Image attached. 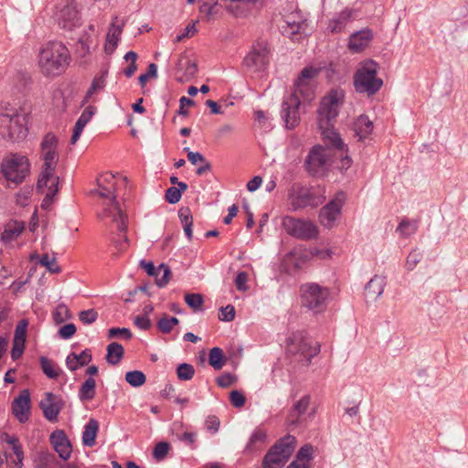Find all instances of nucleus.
Instances as JSON below:
<instances>
[{
    "label": "nucleus",
    "mask_w": 468,
    "mask_h": 468,
    "mask_svg": "<svg viewBox=\"0 0 468 468\" xmlns=\"http://www.w3.org/2000/svg\"><path fill=\"white\" fill-rule=\"evenodd\" d=\"M282 227L290 236L299 239L307 240L318 236L317 227L309 220L285 216L282 218Z\"/></svg>",
    "instance_id": "nucleus-13"
},
{
    "label": "nucleus",
    "mask_w": 468,
    "mask_h": 468,
    "mask_svg": "<svg viewBox=\"0 0 468 468\" xmlns=\"http://www.w3.org/2000/svg\"><path fill=\"white\" fill-rule=\"evenodd\" d=\"M178 217H179V219L183 226L184 232H185L186 236L187 237L188 240H191L192 237H193V233H192L193 217H192L190 208L187 207H181L178 210Z\"/></svg>",
    "instance_id": "nucleus-33"
},
{
    "label": "nucleus",
    "mask_w": 468,
    "mask_h": 468,
    "mask_svg": "<svg viewBox=\"0 0 468 468\" xmlns=\"http://www.w3.org/2000/svg\"><path fill=\"white\" fill-rule=\"evenodd\" d=\"M185 302L190 308L198 310L202 306L204 300L200 293H186L185 295Z\"/></svg>",
    "instance_id": "nucleus-45"
},
{
    "label": "nucleus",
    "mask_w": 468,
    "mask_h": 468,
    "mask_svg": "<svg viewBox=\"0 0 468 468\" xmlns=\"http://www.w3.org/2000/svg\"><path fill=\"white\" fill-rule=\"evenodd\" d=\"M55 258L50 259L48 254L42 255L39 263L45 266L50 272L58 273L60 272V268L54 264Z\"/></svg>",
    "instance_id": "nucleus-56"
},
{
    "label": "nucleus",
    "mask_w": 468,
    "mask_h": 468,
    "mask_svg": "<svg viewBox=\"0 0 468 468\" xmlns=\"http://www.w3.org/2000/svg\"><path fill=\"white\" fill-rule=\"evenodd\" d=\"M296 439L286 435L280 439L265 454L262 468H282L294 451Z\"/></svg>",
    "instance_id": "nucleus-10"
},
{
    "label": "nucleus",
    "mask_w": 468,
    "mask_h": 468,
    "mask_svg": "<svg viewBox=\"0 0 468 468\" xmlns=\"http://www.w3.org/2000/svg\"><path fill=\"white\" fill-rule=\"evenodd\" d=\"M100 189L92 190V194H97L101 197L109 198V204L104 207L103 211L99 214L100 218L112 217V221L116 223L117 230L119 231V239H115L113 242L119 250H122L124 243L128 242V238L125 236L126 232V216L121 210L120 204L116 200L115 187L113 185L105 186L101 183Z\"/></svg>",
    "instance_id": "nucleus-5"
},
{
    "label": "nucleus",
    "mask_w": 468,
    "mask_h": 468,
    "mask_svg": "<svg viewBox=\"0 0 468 468\" xmlns=\"http://www.w3.org/2000/svg\"><path fill=\"white\" fill-rule=\"evenodd\" d=\"M220 421L216 416H208L206 420V428L211 433H216L218 431Z\"/></svg>",
    "instance_id": "nucleus-64"
},
{
    "label": "nucleus",
    "mask_w": 468,
    "mask_h": 468,
    "mask_svg": "<svg viewBox=\"0 0 468 468\" xmlns=\"http://www.w3.org/2000/svg\"><path fill=\"white\" fill-rule=\"evenodd\" d=\"M24 228L23 222L15 221L12 224H8L2 234V239L5 242L12 241L22 233Z\"/></svg>",
    "instance_id": "nucleus-37"
},
{
    "label": "nucleus",
    "mask_w": 468,
    "mask_h": 468,
    "mask_svg": "<svg viewBox=\"0 0 468 468\" xmlns=\"http://www.w3.org/2000/svg\"><path fill=\"white\" fill-rule=\"evenodd\" d=\"M418 228L417 221H410L409 219H402L397 228V231L403 237H409L414 234Z\"/></svg>",
    "instance_id": "nucleus-42"
},
{
    "label": "nucleus",
    "mask_w": 468,
    "mask_h": 468,
    "mask_svg": "<svg viewBox=\"0 0 468 468\" xmlns=\"http://www.w3.org/2000/svg\"><path fill=\"white\" fill-rule=\"evenodd\" d=\"M13 415L21 423L29 420L30 416V393L28 389H23L17 397L14 399L11 405Z\"/></svg>",
    "instance_id": "nucleus-18"
},
{
    "label": "nucleus",
    "mask_w": 468,
    "mask_h": 468,
    "mask_svg": "<svg viewBox=\"0 0 468 468\" xmlns=\"http://www.w3.org/2000/svg\"><path fill=\"white\" fill-rule=\"evenodd\" d=\"M49 439H50V442L53 445V447L58 445V444L64 443V442L69 441V439L67 438L65 432L63 431H60V430L53 431L51 433Z\"/></svg>",
    "instance_id": "nucleus-62"
},
{
    "label": "nucleus",
    "mask_w": 468,
    "mask_h": 468,
    "mask_svg": "<svg viewBox=\"0 0 468 468\" xmlns=\"http://www.w3.org/2000/svg\"><path fill=\"white\" fill-rule=\"evenodd\" d=\"M55 396L51 392H48L45 398L40 401L39 407L43 411L44 417L49 421H56L61 406L58 402L55 401Z\"/></svg>",
    "instance_id": "nucleus-23"
},
{
    "label": "nucleus",
    "mask_w": 468,
    "mask_h": 468,
    "mask_svg": "<svg viewBox=\"0 0 468 468\" xmlns=\"http://www.w3.org/2000/svg\"><path fill=\"white\" fill-rule=\"evenodd\" d=\"M76 333V326L73 324H67L58 329V335L63 339H69Z\"/></svg>",
    "instance_id": "nucleus-61"
},
{
    "label": "nucleus",
    "mask_w": 468,
    "mask_h": 468,
    "mask_svg": "<svg viewBox=\"0 0 468 468\" xmlns=\"http://www.w3.org/2000/svg\"><path fill=\"white\" fill-rule=\"evenodd\" d=\"M69 317L70 314L68 307L64 304H59L54 313V320L56 321V323H62L65 321V319Z\"/></svg>",
    "instance_id": "nucleus-57"
},
{
    "label": "nucleus",
    "mask_w": 468,
    "mask_h": 468,
    "mask_svg": "<svg viewBox=\"0 0 468 468\" xmlns=\"http://www.w3.org/2000/svg\"><path fill=\"white\" fill-rule=\"evenodd\" d=\"M226 359L220 347H213L209 351L208 363L216 370L221 369L225 365Z\"/></svg>",
    "instance_id": "nucleus-39"
},
{
    "label": "nucleus",
    "mask_w": 468,
    "mask_h": 468,
    "mask_svg": "<svg viewBox=\"0 0 468 468\" xmlns=\"http://www.w3.org/2000/svg\"><path fill=\"white\" fill-rule=\"evenodd\" d=\"M58 137L52 133H47L41 141L40 155L43 160V169L37 184L38 189L47 186L49 180L54 182L59 180L58 176L54 175L58 162Z\"/></svg>",
    "instance_id": "nucleus-6"
},
{
    "label": "nucleus",
    "mask_w": 468,
    "mask_h": 468,
    "mask_svg": "<svg viewBox=\"0 0 468 468\" xmlns=\"http://www.w3.org/2000/svg\"><path fill=\"white\" fill-rule=\"evenodd\" d=\"M29 169L30 165L26 156L11 154L3 160L0 171L6 180L18 185L29 174Z\"/></svg>",
    "instance_id": "nucleus-12"
},
{
    "label": "nucleus",
    "mask_w": 468,
    "mask_h": 468,
    "mask_svg": "<svg viewBox=\"0 0 468 468\" xmlns=\"http://www.w3.org/2000/svg\"><path fill=\"white\" fill-rule=\"evenodd\" d=\"M123 23L120 26H116L112 23L109 28L106 37L105 52L112 54L116 47L118 46L120 37L122 33Z\"/></svg>",
    "instance_id": "nucleus-28"
},
{
    "label": "nucleus",
    "mask_w": 468,
    "mask_h": 468,
    "mask_svg": "<svg viewBox=\"0 0 468 468\" xmlns=\"http://www.w3.org/2000/svg\"><path fill=\"white\" fill-rule=\"evenodd\" d=\"M219 320L225 322H231L235 319L236 311L233 305L228 304L220 308Z\"/></svg>",
    "instance_id": "nucleus-54"
},
{
    "label": "nucleus",
    "mask_w": 468,
    "mask_h": 468,
    "mask_svg": "<svg viewBox=\"0 0 468 468\" xmlns=\"http://www.w3.org/2000/svg\"><path fill=\"white\" fill-rule=\"evenodd\" d=\"M68 48L59 41H49L42 46L38 53V65L45 76L55 77L64 72L69 64Z\"/></svg>",
    "instance_id": "nucleus-4"
},
{
    "label": "nucleus",
    "mask_w": 468,
    "mask_h": 468,
    "mask_svg": "<svg viewBox=\"0 0 468 468\" xmlns=\"http://www.w3.org/2000/svg\"><path fill=\"white\" fill-rule=\"evenodd\" d=\"M108 337L109 338H114V337H122L125 340H130L133 337V334L130 331V329L125 327H112L109 329L108 331Z\"/></svg>",
    "instance_id": "nucleus-49"
},
{
    "label": "nucleus",
    "mask_w": 468,
    "mask_h": 468,
    "mask_svg": "<svg viewBox=\"0 0 468 468\" xmlns=\"http://www.w3.org/2000/svg\"><path fill=\"white\" fill-rule=\"evenodd\" d=\"M98 318V313L95 309L83 310L79 313V319L84 324H90Z\"/></svg>",
    "instance_id": "nucleus-50"
},
{
    "label": "nucleus",
    "mask_w": 468,
    "mask_h": 468,
    "mask_svg": "<svg viewBox=\"0 0 468 468\" xmlns=\"http://www.w3.org/2000/svg\"><path fill=\"white\" fill-rule=\"evenodd\" d=\"M123 356L124 348L121 344L117 342H112L107 346L105 359L108 364L116 366L121 362Z\"/></svg>",
    "instance_id": "nucleus-30"
},
{
    "label": "nucleus",
    "mask_w": 468,
    "mask_h": 468,
    "mask_svg": "<svg viewBox=\"0 0 468 468\" xmlns=\"http://www.w3.org/2000/svg\"><path fill=\"white\" fill-rule=\"evenodd\" d=\"M99 431V422L95 419H90L84 426L82 432V443L85 446L92 447L95 445L96 436Z\"/></svg>",
    "instance_id": "nucleus-29"
},
{
    "label": "nucleus",
    "mask_w": 468,
    "mask_h": 468,
    "mask_svg": "<svg viewBox=\"0 0 468 468\" xmlns=\"http://www.w3.org/2000/svg\"><path fill=\"white\" fill-rule=\"evenodd\" d=\"M108 71L104 70L100 76H95L92 80L91 85L87 90L86 96L82 101V104H85L89 101L90 98L99 90L104 89L106 85V75Z\"/></svg>",
    "instance_id": "nucleus-35"
},
{
    "label": "nucleus",
    "mask_w": 468,
    "mask_h": 468,
    "mask_svg": "<svg viewBox=\"0 0 468 468\" xmlns=\"http://www.w3.org/2000/svg\"><path fill=\"white\" fill-rule=\"evenodd\" d=\"M44 188H47V192L42 200L41 207L44 209H47L53 203L54 197L58 191V180H57L56 182H54L53 180H49L47 186H43L40 189L37 187V191H42Z\"/></svg>",
    "instance_id": "nucleus-36"
},
{
    "label": "nucleus",
    "mask_w": 468,
    "mask_h": 468,
    "mask_svg": "<svg viewBox=\"0 0 468 468\" xmlns=\"http://www.w3.org/2000/svg\"><path fill=\"white\" fill-rule=\"evenodd\" d=\"M285 26L282 27L283 34L292 38L293 36L299 34L304 23L300 19L297 14H290L283 19Z\"/></svg>",
    "instance_id": "nucleus-27"
},
{
    "label": "nucleus",
    "mask_w": 468,
    "mask_h": 468,
    "mask_svg": "<svg viewBox=\"0 0 468 468\" xmlns=\"http://www.w3.org/2000/svg\"><path fill=\"white\" fill-rule=\"evenodd\" d=\"M386 279L384 276L375 275L366 285L367 295L373 299L378 298L384 292Z\"/></svg>",
    "instance_id": "nucleus-31"
},
{
    "label": "nucleus",
    "mask_w": 468,
    "mask_h": 468,
    "mask_svg": "<svg viewBox=\"0 0 468 468\" xmlns=\"http://www.w3.org/2000/svg\"><path fill=\"white\" fill-rule=\"evenodd\" d=\"M248 282V273L245 271H240L237 274L235 279V285L239 291L245 292L248 290L246 285Z\"/></svg>",
    "instance_id": "nucleus-63"
},
{
    "label": "nucleus",
    "mask_w": 468,
    "mask_h": 468,
    "mask_svg": "<svg viewBox=\"0 0 468 468\" xmlns=\"http://www.w3.org/2000/svg\"><path fill=\"white\" fill-rule=\"evenodd\" d=\"M125 380L133 388L143 386L146 381V376L139 370L128 371L125 374Z\"/></svg>",
    "instance_id": "nucleus-40"
},
{
    "label": "nucleus",
    "mask_w": 468,
    "mask_h": 468,
    "mask_svg": "<svg viewBox=\"0 0 468 468\" xmlns=\"http://www.w3.org/2000/svg\"><path fill=\"white\" fill-rule=\"evenodd\" d=\"M372 38L373 31L367 27L356 31L349 37L348 48L353 53H360L368 46Z\"/></svg>",
    "instance_id": "nucleus-21"
},
{
    "label": "nucleus",
    "mask_w": 468,
    "mask_h": 468,
    "mask_svg": "<svg viewBox=\"0 0 468 468\" xmlns=\"http://www.w3.org/2000/svg\"><path fill=\"white\" fill-rule=\"evenodd\" d=\"M422 253L418 249L412 250L407 257L406 268L408 271H412L416 265L421 261Z\"/></svg>",
    "instance_id": "nucleus-47"
},
{
    "label": "nucleus",
    "mask_w": 468,
    "mask_h": 468,
    "mask_svg": "<svg viewBox=\"0 0 468 468\" xmlns=\"http://www.w3.org/2000/svg\"><path fill=\"white\" fill-rule=\"evenodd\" d=\"M343 100L344 91L342 90H331L328 94L323 98L317 111L318 127L321 131L324 142L331 144L336 148H342L344 141L340 134L332 128L331 122L338 115Z\"/></svg>",
    "instance_id": "nucleus-3"
},
{
    "label": "nucleus",
    "mask_w": 468,
    "mask_h": 468,
    "mask_svg": "<svg viewBox=\"0 0 468 468\" xmlns=\"http://www.w3.org/2000/svg\"><path fill=\"white\" fill-rule=\"evenodd\" d=\"M268 54L269 51L265 45L253 46L251 51L244 58L243 65L253 72L262 70L269 63Z\"/></svg>",
    "instance_id": "nucleus-17"
},
{
    "label": "nucleus",
    "mask_w": 468,
    "mask_h": 468,
    "mask_svg": "<svg viewBox=\"0 0 468 468\" xmlns=\"http://www.w3.org/2000/svg\"><path fill=\"white\" fill-rule=\"evenodd\" d=\"M229 399L231 404L236 408L243 407L246 402L245 396L239 390H232L229 394Z\"/></svg>",
    "instance_id": "nucleus-58"
},
{
    "label": "nucleus",
    "mask_w": 468,
    "mask_h": 468,
    "mask_svg": "<svg viewBox=\"0 0 468 468\" xmlns=\"http://www.w3.org/2000/svg\"><path fill=\"white\" fill-rule=\"evenodd\" d=\"M302 303L315 314L322 313L327 304L330 291L315 282H307L300 288Z\"/></svg>",
    "instance_id": "nucleus-11"
},
{
    "label": "nucleus",
    "mask_w": 468,
    "mask_h": 468,
    "mask_svg": "<svg viewBox=\"0 0 468 468\" xmlns=\"http://www.w3.org/2000/svg\"><path fill=\"white\" fill-rule=\"evenodd\" d=\"M319 69L306 67L302 69L294 82L292 93L284 99L281 115L287 129H293L299 124V106L301 101H311L314 98L315 84L314 79L318 75Z\"/></svg>",
    "instance_id": "nucleus-2"
},
{
    "label": "nucleus",
    "mask_w": 468,
    "mask_h": 468,
    "mask_svg": "<svg viewBox=\"0 0 468 468\" xmlns=\"http://www.w3.org/2000/svg\"><path fill=\"white\" fill-rule=\"evenodd\" d=\"M96 394V382L92 378H87L79 389V399L81 401H89L94 399Z\"/></svg>",
    "instance_id": "nucleus-34"
},
{
    "label": "nucleus",
    "mask_w": 468,
    "mask_h": 468,
    "mask_svg": "<svg viewBox=\"0 0 468 468\" xmlns=\"http://www.w3.org/2000/svg\"><path fill=\"white\" fill-rule=\"evenodd\" d=\"M140 265L149 276L155 278V283L158 287L163 288L169 282L172 272L165 263H161L156 268L152 261H141Z\"/></svg>",
    "instance_id": "nucleus-19"
},
{
    "label": "nucleus",
    "mask_w": 468,
    "mask_h": 468,
    "mask_svg": "<svg viewBox=\"0 0 468 468\" xmlns=\"http://www.w3.org/2000/svg\"><path fill=\"white\" fill-rule=\"evenodd\" d=\"M170 448H171L170 444L166 441L158 442L155 445L154 452H153V455H154V459L157 461L164 460L166 457Z\"/></svg>",
    "instance_id": "nucleus-46"
},
{
    "label": "nucleus",
    "mask_w": 468,
    "mask_h": 468,
    "mask_svg": "<svg viewBox=\"0 0 468 468\" xmlns=\"http://www.w3.org/2000/svg\"><path fill=\"white\" fill-rule=\"evenodd\" d=\"M92 360L90 349H84L80 355L72 352L66 358V366L70 371H76L78 368L88 365Z\"/></svg>",
    "instance_id": "nucleus-25"
},
{
    "label": "nucleus",
    "mask_w": 468,
    "mask_h": 468,
    "mask_svg": "<svg viewBox=\"0 0 468 468\" xmlns=\"http://www.w3.org/2000/svg\"><path fill=\"white\" fill-rule=\"evenodd\" d=\"M288 199L293 211L307 207H318L325 200L324 188H308L299 184H293L289 190Z\"/></svg>",
    "instance_id": "nucleus-9"
},
{
    "label": "nucleus",
    "mask_w": 468,
    "mask_h": 468,
    "mask_svg": "<svg viewBox=\"0 0 468 468\" xmlns=\"http://www.w3.org/2000/svg\"><path fill=\"white\" fill-rule=\"evenodd\" d=\"M373 122H371L369 118L365 114L358 116L352 125L354 135L357 138L358 141H363L368 138L373 131Z\"/></svg>",
    "instance_id": "nucleus-24"
},
{
    "label": "nucleus",
    "mask_w": 468,
    "mask_h": 468,
    "mask_svg": "<svg viewBox=\"0 0 468 468\" xmlns=\"http://www.w3.org/2000/svg\"><path fill=\"white\" fill-rule=\"evenodd\" d=\"M195 375V368L192 365L187 363L179 364L176 368V376L182 381H187L193 378Z\"/></svg>",
    "instance_id": "nucleus-41"
},
{
    "label": "nucleus",
    "mask_w": 468,
    "mask_h": 468,
    "mask_svg": "<svg viewBox=\"0 0 468 468\" xmlns=\"http://www.w3.org/2000/svg\"><path fill=\"white\" fill-rule=\"evenodd\" d=\"M177 440L185 442L191 449L196 448L197 433L186 431L182 434H176Z\"/></svg>",
    "instance_id": "nucleus-55"
},
{
    "label": "nucleus",
    "mask_w": 468,
    "mask_h": 468,
    "mask_svg": "<svg viewBox=\"0 0 468 468\" xmlns=\"http://www.w3.org/2000/svg\"><path fill=\"white\" fill-rule=\"evenodd\" d=\"M27 117L16 110H5L0 112V133L11 142L23 140L27 135Z\"/></svg>",
    "instance_id": "nucleus-7"
},
{
    "label": "nucleus",
    "mask_w": 468,
    "mask_h": 468,
    "mask_svg": "<svg viewBox=\"0 0 468 468\" xmlns=\"http://www.w3.org/2000/svg\"><path fill=\"white\" fill-rule=\"evenodd\" d=\"M96 112V108L94 106H88L84 109L77 122H80L84 126L87 125V123L90 121L92 116L94 115Z\"/></svg>",
    "instance_id": "nucleus-60"
},
{
    "label": "nucleus",
    "mask_w": 468,
    "mask_h": 468,
    "mask_svg": "<svg viewBox=\"0 0 468 468\" xmlns=\"http://www.w3.org/2000/svg\"><path fill=\"white\" fill-rule=\"evenodd\" d=\"M345 200L346 194L343 191H339L328 204L320 209L319 221L323 226L328 229L334 226L335 221L341 213Z\"/></svg>",
    "instance_id": "nucleus-15"
},
{
    "label": "nucleus",
    "mask_w": 468,
    "mask_h": 468,
    "mask_svg": "<svg viewBox=\"0 0 468 468\" xmlns=\"http://www.w3.org/2000/svg\"><path fill=\"white\" fill-rule=\"evenodd\" d=\"M27 325L28 323L26 319L18 322L15 329L14 341L17 340L18 342H26Z\"/></svg>",
    "instance_id": "nucleus-48"
},
{
    "label": "nucleus",
    "mask_w": 468,
    "mask_h": 468,
    "mask_svg": "<svg viewBox=\"0 0 468 468\" xmlns=\"http://www.w3.org/2000/svg\"><path fill=\"white\" fill-rule=\"evenodd\" d=\"M176 71L177 73H182L176 77V80L181 83L187 82L197 75V65L196 61L190 59L185 53H182L176 63Z\"/></svg>",
    "instance_id": "nucleus-20"
},
{
    "label": "nucleus",
    "mask_w": 468,
    "mask_h": 468,
    "mask_svg": "<svg viewBox=\"0 0 468 468\" xmlns=\"http://www.w3.org/2000/svg\"><path fill=\"white\" fill-rule=\"evenodd\" d=\"M314 448L310 444H305L300 448L296 454L295 461H299L300 463H307L313 458Z\"/></svg>",
    "instance_id": "nucleus-44"
},
{
    "label": "nucleus",
    "mask_w": 468,
    "mask_h": 468,
    "mask_svg": "<svg viewBox=\"0 0 468 468\" xmlns=\"http://www.w3.org/2000/svg\"><path fill=\"white\" fill-rule=\"evenodd\" d=\"M157 77V66L154 63H150L147 68V72L144 74H141L138 78L139 84L142 87H144L147 80L150 78H156Z\"/></svg>",
    "instance_id": "nucleus-51"
},
{
    "label": "nucleus",
    "mask_w": 468,
    "mask_h": 468,
    "mask_svg": "<svg viewBox=\"0 0 468 468\" xmlns=\"http://www.w3.org/2000/svg\"><path fill=\"white\" fill-rule=\"evenodd\" d=\"M378 64L373 60L365 62L354 75L355 90L368 96L376 94L382 87L383 80L377 77Z\"/></svg>",
    "instance_id": "nucleus-8"
},
{
    "label": "nucleus",
    "mask_w": 468,
    "mask_h": 468,
    "mask_svg": "<svg viewBox=\"0 0 468 468\" xmlns=\"http://www.w3.org/2000/svg\"><path fill=\"white\" fill-rule=\"evenodd\" d=\"M58 26L68 31L80 26V16L74 2L68 3L56 14Z\"/></svg>",
    "instance_id": "nucleus-16"
},
{
    "label": "nucleus",
    "mask_w": 468,
    "mask_h": 468,
    "mask_svg": "<svg viewBox=\"0 0 468 468\" xmlns=\"http://www.w3.org/2000/svg\"><path fill=\"white\" fill-rule=\"evenodd\" d=\"M290 350L299 355L305 365H309L312 358L319 354L320 345L307 337L303 332H298L292 335Z\"/></svg>",
    "instance_id": "nucleus-14"
},
{
    "label": "nucleus",
    "mask_w": 468,
    "mask_h": 468,
    "mask_svg": "<svg viewBox=\"0 0 468 468\" xmlns=\"http://www.w3.org/2000/svg\"><path fill=\"white\" fill-rule=\"evenodd\" d=\"M54 449L58 452L59 457L64 461H67L70 457L72 452L69 441L54 446Z\"/></svg>",
    "instance_id": "nucleus-52"
},
{
    "label": "nucleus",
    "mask_w": 468,
    "mask_h": 468,
    "mask_svg": "<svg viewBox=\"0 0 468 468\" xmlns=\"http://www.w3.org/2000/svg\"><path fill=\"white\" fill-rule=\"evenodd\" d=\"M39 363L42 371L48 378L54 379L58 377V371L54 368L52 362L48 357L41 356L39 358Z\"/></svg>",
    "instance_id": "nucleus-43"
},
{
    "label": "nucleus",
    "mask_w": 468,
    "mask_h": 468,
    "mask_svg": "<svg viewBox=\"0 0 468 468\" xmlns=\"http://www.w3.org/2000/svg\"><path fill=\"white\" fill-rule=\"evenodd\" d=\"M324 144L325 145H314L304 159L303 167L311 176L324 177L333 165L344 173L353 163L347 154V145L345 143L342 148H336L326 142Z\"/></svg>",
    "instance_id": "nucleus-1"
},
{
    "label": "nucleus",
    "mask_w": 468,
    "mask_h": 468,
    "mask_svg": "<svg viewBox=\"0 0 468 468\" xmlns=\"http://www.w3.org/2000/svg\"><path fill=\"white\" fill-rule=\"evenodd\" d=\"M267 439V433L266 431H264L261 428H257L252 432L247 445H246V451L252 452L254 451L258 444L261 445L264 444Z\"/></svg>",
    "instance_id": "nucleus-38"
},
{
    "label": "nucleus",
    "mask_w": 468,
    "mask_h": 468,
    "mask_svg": "<svg viewBox=\"0 0 468 468\" xmlns=\"http://www.w3.org/2000/svg\"><path fill=\"white\" fill-rule=\"evenodd\" d=\"M310 401L311 397L305 395L292 406L289 414L290 424L295 425L301 421V417L307 410Z\"/></svg>",
    "instance_id": "nucleus-26"
},
{
    "label": "nucleus",
    "mask_w": 468,
    "mask_h": 468,
    "mask_svg": "<svg viewBox=\"0 0 468 468\" xmlns=\"http://www.w3.org/2000/svg\"><path fill=\"white\" fill-rule=\"evenodd\" d=\"M355 12L352 8H345L340 13L335 14L329 20L327 30L333 34L343 32L347 24L353 21Z\"/></svg>",
    "instance_id": "nucleus-22"
},
{
    "label": "nucleus",
    "mask_w": 468,
    "mask_h": 468,
    "mask_svg": "<svg viewBox=\"0 0 468 468\" xmlns=\"http://www.w3.org/2000/svg\"><path fill=\"white\" fill-rule=\"evenodd\" d=\"M157 329L163 334H169L173 328L171 326L169 316L164 314L156 323Z\"/></svg>",
    "instance_id": "nucleus-59"
},
{
    "label": "nucleus",
    "mask_w": 468,
    "mask_h": 468,
    "mask_svg": "<svg viewBox=\"0 0 468 468\" xmlns=\"http://www.w3.org/2000/svg\"><path fill=\"white\" fill-rule=\"evenodd\" d=\"M2 441L10 445L13 451V454L17 457V462H16V468H22L24 452L22 450L21 444L19 443L18 438L16 436H10L7 433H3Z\"/></svg>",
    "instance_id": "nucleus-32"
},
{
    "label": "nucleus",
    "mask_w": 468,
    "mask_h": 468,
    "mask_svg": "<svg viewBox=\"0 0 468 468\" xmlns=\"http://www.w3.org/2000/svg\"><path fill=\"white\" fill-rule=\"evenodd\" d=\"M181 197L180 189H177L176 186H170L167 188L165 195V200L172 205L178 203Z\"/></svg>",
    "instance_id": "nucleus-53"
}]
</instances>
